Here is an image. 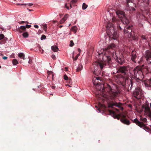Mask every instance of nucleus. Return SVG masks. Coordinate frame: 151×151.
I'll use <instances>...</instances> for the list:
<instances>
[{"label": "nucleus", "instance_id": "2", "mask_svg": "<svg viewBox=\"0 0 151 151\" xmlns=\"http://www.w3.org/2000/svg\"><path fill=\"white\" fill-rule=\"evenodd\" d=\"M116 45L114 43H111L108 45L107 47L103 49V53L102 54H104V56L102 58L103 60H106L108 63H109L111 60V58L110 56L108 55V54L112 53L113 57L117 60L119 63L122 64L123 62V60L120 58H118L116 56L115 53H114V51L116 47Z\"/></svg>", "mask_w": 151, "mask_h": 151}, {"label": "nucleus", "instance_id": "56", "mask_svg": "<svg viewBox=\"0 0 151 151\" xmlns=\"http://www.w3.org/2000/svg\"><path fill=\"white\" fill-rule=\"evenodd\" d=\"M36 91H39V90H36Z\"/></svg>", "mask_w": 151, "mask_h": 151}, {"label": "nucleus", "instance_id": "58", "mask_svg": "<svg viewBox=\"0 0 151 151\" xmlns=\"http://www.w3.org/2000/svg\"><path fill=\"white\" fill-rule=\"evenodd\" d=\"M29 62H30V61H29Z\"/></svg>", "mask_w": 151, "mask_h": 151}, {"label": "nucleus", "instance_id": "24", "mask_svg": "<svg viewBox=\"0 0 151 151\" xmlns=\"http://www.w3.org/2000/svg\"><path fill=\"white\" fill-rule=\"evenodd\" d=\"M12 63L13 65H16L17 64H18V62L17 60L16 59H14L12 60Z\"/></svg>", "mask_w": 151, "mask_h": 151}, {"label": "nucleus", "instance_id": "45", "mask_svg": "<svg viewBox=\"0 0 151 151\" xmlns=\"http://www.w3.org/2000/svg\"><path fill=\"white\" fill-rule=\"evenodd\" d=\"M28 4L29 6H31L33 5V4H32V3H29V4Z\"/></svg>", "mask_w": 151, "mask_h": 151}, {"label": "nucleus", "instance_id": "39", "mask_svg": "<svg viewBox=\"0 0 151 151\" xmlns=\"http://www.w3.org/2000/svg\"><path fill=\"white\" fill-rule=\"evenodd\" d=\"M51 57L54 60H55L56 59L55 56L54 55H51Z\"/></svg>", "mask_w": 151, "mask_h": 151}, {"label": "nucleus", "instance_id": "25", "mask_svg": "<svg viewBox=\"0 0 151 151\" xmlns=\"http://www.w3.org/2000/svg\"><path fill=\"white\" fill-rule=\"evenodd\" d=\"M149 82H150V83L149 84L147 83L146 82H145L144 83V84L145 85V86L146 87H148L149 86H151V79H150V80L149 81Z\"/></svg>", "mask_w": 151, "mask_h": 151}, {"label": "nucleus", "instance_id": "27", "mask_svg": "<svg viewBox=\"0 0 151 151\" xmlns=\"http://www.w3.org/2000/svg\"><path fill=\"white\" fill-rule=\"evenodd\" d=\"M88 6L85 3H83L82 5V9L83 10L86 9L87 7Z\"/></svg>", "mask_w": 151, "mask_h": 151}, {"label": "nucleus", "instance_id": "46", "mask_svg": "<svg viewBox=\"0 0 151 151\" xmlns=\"http://www.w3.org/2000/svg\"><path fill=\"white\" fill-rule=\"evenodd\" d=\"M78 52H79V53L81 52V50L79 48H78Z\"/></svg>", "mask_w": 151, "mask_h": 151}, {"label": "nucleus", "instance_id": "54", "mask_svg": "<svg viewBox=\"0 0 151 151\" xmlns=\"http://www.w3.org/2000/svg\"><path fill=\"white\" fill-rule=\"evenodd\" d=\"M80 55V54H79L78 55H77L78 56Z\"/></svg>", "mask_w": 151, "mask_h": 151}, {"label": "nucleus", "instance_id": "38", "mask_svg": "<svg viewBox=\"0 0 151 151\" xmlns=\"http://www.w3.org/2000/svg\"><path fill=\"white\" fill-rule=\"evenodd\" d=\"M141 37L143 40L146 39V37L145 36V35H142L141 36Z\"/></svg>", "mask_w": 151, "mask_h": 151}, {"label": "nucleus", "instance_id": "26", "mask_svg": "<svg viewBox=\"0 0 151 151\" xmlns=\"http://www.w3.org/2000/svg\"><path fill=\"white\" fill-rule=\"evenodd\" d=\"M28 34L27 32H25L23 33V36L24 38L27 37H28Z\"/></svg>", "mask_w": 151, "mask_h": 151}, {"label": "nucleus", "instance_id": "29", "mask_svg": "<svg viewBox=\"0 0 151 151\" xmlns=\"http://www.w3.org/2000/svg\"><path fill=\"white\" fill-rule=\"evenodd\" d=\"M140 120L143 121L144 122H146L147 121V119L146 118H142L141 117L140 119Z\"/></svg>", "mask_w": 151, "mask_h": 151}, {"label": "nucleus", "instance_id": "50", "mask_svg": "<svg viewBox=\"0 0 151 151\" xmlns=\"http://www.w3.org/2000/svg\"><path fill=\"white\" fill-rule=\"evenodd\" d=\"M40 86H37V88H39Z\"/></svg>", "mask_w": 151, "mask_h": 151}, {"label": "nucleus", "instance_id": "19", "mask_svg": "<svg viewBox=\"0 0 151 151\" xmlns=\"http://www.w3.org/2000/svg\"><path fill=\"white\" fill-rule=\"evenodd\" d=\"M18 57L21 59L24 60L25 59V55L24 53H19L18 54Z\"/></svg>", "mask_w": 151, "mask_h": 151}, {"label": "nucleus", "instance_id": "21", "mask_svg": "<svg viewBox=\"0 0 151 151\" xmlns=\"http://www.w3.org/2000/svg\"><path fill=\"white\" fill-rule=\"evenodd\" d=\"M78 28L76 26H73L72 27L71 30L72 31H73L74 33L75 34Z\"/></svg>", "mask_w": 151, "mask_h": 151}, {"label": "nucleus", "instance_id": "62", "mask_svg": "<svg viewBox=\"0 0 151 151\" xmlns=\"http://www.w3.org/2000/svg\"><path fill=\"white\" fill-rule=\"evenodd\" d=\"M115 109L116 110H117V109Z\"/></svg>", "mask_w": 151, "mask_h": 151}, {"label": "nucleus", "instance_id": "7", "mask_svg": "<svg viewBox=\"0 0 151 151\" xmlns=\"http://www.w3.org/2000/svg\"><path fill=\"white\" fill-rule=\"evenodd\" d=\"M142 107L144 110L145 115L151 119V109L148 104H145L143 105Z\"/></svg>", "mask_w": 151, "mask_h": 151}, {"label": "nucleus", "instance_id": "61", "mask_svg": "<svg viewBox=\"0 0 151 151\" xmlns=\"http://www.w3.org/2000/svg\"><path fill=\"white\" fill-rule=\"evenodd\" d=\"M95 107H96V108H97V106H95Z\"/></svg>", "mask_w": 151, "mask_h": 151}, {"label": "nucleus", "instance_id": "47", "mask_svg": "<svg viewBox=\"0 0 151 151\" xmlns=\"http://www.w3.org/2000/svg\"><path fill=\"white\" fill-rule=\"evenodd\" d=\"M63 25H60L59 26V27L60 28H61L62 27H63Z\"/></svg>", "mask_w": 151, "mask_h": 151}, {"label": "nucleus", "instance_id": "6", "mask_svg": "<svg viewBox=\"0 0 151 151\" xmlns=\"http://www.w3.org/2000/svg\"><path fill=\"white\" fill-rule=\"evenodd\" d=\"M118 17L120 19L121 21L123 24H127L129 23L128 19H127L124 12L121 11H117L116 12Z\"/></svg>", "mask_w": 151, "mask_h": 151}, {"label": "nucleus", "instance_id": "55", "mask_svg": "<svg viewBox=\"0 0 151 151\" xmlns=\"http://www.w3.org/2000/svg\"><path fill=\"white\" fill-rule=\"evenodd\" d=\"M71 24H70L69 25V26H70L71 25Z\"/></svg>", "mask_w": 151, "mask_h": 151}, {"label": "nucleus", "instance_id": "22", "mask_svg": "<svg viewBox=\"0 0 151 151\" xmlns=\"http://www.w3.org/2000/svg\"><path fill=\"white\" fill-rule=\"evenodd\" d=\"M83 68L82 65L81 64L78 65V67L76 69L77 71H81Z\"/></svg>", "mask_w": 151, "mask_h": 151}, {"label": "nucleus", "instance_id": "28", "mask_svg": "<svg viewBox=\"0 0 151 151\" xmlns=\"http://www.w3.org/2000/svg\"><path fill=\"white\" fill-rule=\"evenodd\" d=\"M149 1V0H138V1L139 3H141L143 2L147 3Z\"/></svg>", "mask_w": 151, "mask_h": 151}, {"label": "nucleus", "instance_id": "17", "mask_svg": "<svg viewBox=\"0 0 151 151\" xmlns=\"http://www.w3.org/2000/svg\"><path fill=\"white\" fill-rule=\"evenodd\" d=\"M109 111L110 114L111 116H113L114 118H116L118 120L119 119V117L115 114V113L114 111L110 110Z\"/></svg>", "mask_w": 151, "mask_h": 151}, {"label": "nucleus", "instance_id": "1", "mask_svg": "<svg viewBox=\"0 0 151 151\" xmlns=\"http://www.w3.org/2000/svg\"><path fill=\"white\" fill-rule=\"evenodd\" d=\"M131 70H130L128 67L126 66L121 67L117 71V73L120 74L117 75L118 78H124L127 79L129 77L131 78L137 77V78L142 79L144 78L143 74L141 67H137L134 69L133 73L131 72Z\"/></svg>", "mask_w": 151, "mask_h": 151}, {"label": "nucleus", "instance_id": "18", "mask_svg": "<svg viewBox=\"0 0 151 151\" xmlns=\"http://www.w3.org/2000/svg\"><path fill=\"white\" fill-rule=\"evenodd\" d=\"M99 77H96L93 78V82L94 85H98V81L99 80Z\"/></svg>", "mask_w": 151, "mask_h": 151}, {"label": "nucleus", "instance_id": "30", "mask_svg": "<svg viewBox=\"0 0 151 151\" xmlns=\"http://www.w3.org/2000/svg\"><path fill=\"white\" fill-rule=\"evenodd\" d=\"M74 52H73V53H72V55H73V59L74 60H76L78 58V56H77V55H76V56L74 58Z\"/></svg>", "mask_w": 151, "mask_h": 151}, {"label": "nucleus", "instance_id": "31", "mask_svg": "<svg viewBox=\"0 0 151 151\" xmlns=\"http://www.w3.org/2000/svg\"><path fill=\"white\" fill-rule=\"evenodd\" d=\"M120 116L122 118H124L126 116V115L122 113L120 114Z\"/></svg>", "mask_w": 151, "mask_h": 151}, {"label": "nucleus", "instance_id": "34", "mask_svg": "<svg viewBox=\"0 0 151 151\" xmlns=\"http://www.w3.org/2000/svg\"><path fill=\"white\" fill-rule=\"evenodd\" d=\"M127 5L129 6V5L128 3L130 2L133 3V0H127Z\"/></svg>", "mask_w": 151, "mask_h": 151}, {"label": "nucleus", "instance_id": "5", "mask_svg": "<svg viewBox=\"0 0 151 151\" xmlns=\"http://www.w3.org/2000/svg\"><path fill=\"white\" fill-rule=\"evenodd\" d=\"M94 69L92 70L93 73L96 75H97L99 73V71H98V68L99 67L101 70H102L105 67L106 64L103 62H95L93 65Z\"/></svg>", "mask_w": 151, "mask_h": 151}, {"label": "nucleus", "instance_id": "12", "mask_svg": "<svg viewBox=\"0 0 151 151\" xmlns=\"http://www.w3.org/2000/svg\"><path fill=\"white\" fill-rule=\"evenodd\" d=\"M114 106L117 107L121 108L122 110L123 109V108L121 106V105L117 103H111L109 105L108 107L113 108Z\"/></svg>", "mask_w": 151, "mask_h": 151}, {"label": "nucleus", "instance_id": "16", "mask_svg": "<svg viewBox=\"0 0 151 151\" xmlns=\"http://www.w3.org/2000/svg\"><path fill=\"white\" fill-rule=\"evenodd\" d=\"M68 17V15L67 14H65L64 17L61 19L60 22L59 23L60 24H62L67 19Z\"/></svg>", "mask_w": 151, "mask_h": 151}, {"label": "nucleus", "instance_id": "57", "mask_svg": "<svg viewBox=\"0 0 151 151\" xmlns=\"http://www.w3.org/2000/svg\"><path fill=\"white\" fill-rule=\"evenodd\" d=\"M1 66H0V68H1Z\"/></svg>", "mask_w": 151, "mask_h": 151}, {"label": "nucleus", "instance_id": "4", "mask_svg": "<svg viewBox=\"0 0 151 151\" xmlns=\"http://www.w3.org/2000/svg\"><path fill=\"white\" fill-rule=\"evenodd\" d=\"M106 28V32L109 38L114 40H117L118 35L113 25L111 23H109L107 24Z\"/></svg>", "mask_w": 151, "mask_h": 151}, {"label": "nucleus", "instance_id": "51", "mask_svg": "<svg viewBox=\"0 0 151 151\" xmlns=\"http://www.w3.org/2000/svg\"><path fill=\"white\" fill-rule=\"evenodd\" d=\"M131 81V87H132V81Z\"/></svg>", "mask_w": 151, "mask_h": 151}, {"label": "nucleus", "instance_id": "53", "mask_svg": "<svg viewBox=\"0 0 151 151\" xmlns=\"http://www.w3.org/2000/svg\"><path fill=\"white\" fill-rule=\"evenodd\" d=\"M119 28H120V29H122V28H121V27H120V26H119Z\"/></svg>", "mask_w": 151, "mask_h": 151}, {"label": "nucleus", "instance_id": "49", "mask_svg": "<svg viewBox=\"0 0 151 151\" xmlns=\"http://www.w3.org/2000/svg\"><path fill=\"white\" fill-rule=\"evenodd\" d=\"M4 43L2 42H0V44H3Z\"/></svg>", "mask_w": 151, "mask_h": 151}, {"label": "nucleus", "instance_id": "35", "mask_svg": "<svg viewBox=\"0 0 151 151\" xmlns=\"http://www.w3.org/2000/svg\"><path fill=\"white\" fill-rule=\"evenodd\" d=\"M74 45V43L72 40H71L70 41V47H72Z\"/></svg>", "mask_w": 151, "mask_h": 151}, {"label": "nucleus", "instance_id": "48", "mask_svg": "<svg viewBox=\"0 0 151 151\" xmlns=\"http://www.w3.org/2000/svg\"><path fill=\"white\" fill-rule=\"evenodd\" d=\"M55 87V86H52V89H54Z\"/></svg>", "mask_w": 151, "mask_h": 151}, {"label": "nucleus", "instance_id": "10", "mask_svg": "<svg viewBox=\"0 0 151 151\" xmlns=\"http://www.w3.org/2000/svg\"><path fill=\"white\" fill-rule=\"evenodd\" d=\"M139 58L137 57L136 55L135 52L133 51L132 53V56L131 57V60L135 63H139L141 61L138 59Z\"/></svg>", "mask_w": 151, "mask_h": 151}, {"label": "nucleus", "instance_id": "32", "mask_svg": "<svg viewBox=\"0 0 151 151\" xmlns=\"http://www.w3.org/2000/svg\"><path fill=\"white\" fill-rule=\"evenodd\" d=\"M46 36L44 35H42L40 39L41 40H45L46 39Z\"/></svg>", "mask_w": 151, "mask_h": 151}, {"label": "nucleus", "instance_id": "20", "mask_svg": "<svg viewBox=\"0 0 151 151\" xmlns=\"http://www.w3.org/2000/svg\"><path fill=\"white\" fill-rule=\"evenodd\" d=\"M51 49L52 51L54 52H56L58 51V48L57 46L54 45L51 47Z\"/></svg>", "mask_w": 151, "mask_h": 151}, {"label": "nucleus", "instance_id": "8", "mask_svg": "<svg viewBox=\"0 0 151 151\" xmlns=\"http://www.w3.org/2000/svg\"><path fill=\"white\" fill-rule=\"evenodd\" d=\"M143 92L142 90L139 88H136L133 93V96L136 98L139 99H140L143 96Z\"/></svg>", "mask_w": 151, "mask_h": 151}, {"label": "nucleus", "instance_id": "44", "mask_svg": "<svg viewBox=\"0 0 151 151\" xmlns=\"http://www.w3.org/2000/svg\"><path fill=\"white\" fill-rule=\"evenodd\" d=\"M7 57L6 56H4L3 58L4 59V60H6L7 59Z\"/></svg>", "mask_w": 151, "mask_h": 151}, {"label": "nucleus", "instance_id": "40", "mask_svg": "<svg viewBox=\"0 0 151 151\" xmlns=\"http://www.w3.org/2000/svg\"><path fill=\"white\" fill-rule=\"evenodd\" d=\"M43 27L44 29L45 30H46L47 29V27L46 25L45 24V25H43Z\"/></svg>", "mask_w": 151, "mask_h": 151}, {"label": "nucleus", "instance_id": "15", "mask_svg": "<svg viewBox=\"0 0 151 151\" xmlns=\"http://www.w3.org/2000/svg\"><path fill=\"white\" fill-rule=\"evenodd\" d=\"M120 121L123 123L127 125H129L130 124V122L128 119L124 118H121L120 119Z\"/></svg>", "mask_w": 151, "mask_h": 151}, {"label": "nucleus", "instance_id": "3", "mask_svg": "<svg viewBox=\"0 0 151 151\" xmlns=\"http://www.w3.org/2000/svg\"><path fill=\"white\" fill-rule=\"evenodd\" d=\"M115 88L116 87L113 85L110 86L107 84L106 86L103 89L104 91L106 92V93H103L102 94L103 99L109 101L113 100L119 93V91L115 89Z\"/></svg>", "mask_w": 151, "mask_h": 151}, {"label": "nucleus", "instance_id": "42", "mask_svg": "<svg viewBox=\"0 0 151 151\" xmlns=\"http://www.w3.org/2000/svg\"><path fill=\"white\" fill-rule=\"evenodd\" d=\"M34 27L35 28H38V27H39V26L38 25H34Z\"/></svg>", "mask_w": 151, "mask_h": 151}, {"label": "nucleus", "instance_id": "36", "mask_svg": "<svg viewBox=\"0 0 151 151\" xmlns=\"http://www.w3.org/2000/svg\"><path fill=\"white\" fill-rule=\"evenodd\" d=\"M20 28L24 30L25 29L26 27L24 26H22L20 27Z\"/></svg>", "mask_w": 151, "mask_h": 151}, {"label": "nucleus", "instance_id": "23", "mask_svg": "<svg viewBox=\"0 0 151 151\" xmlns=\"http://www.w3.org/2000/svg\"><path fill=\"white\" fill-rule=\"evenodd\" d=\"M67 1H71L70 3V8L72 7L71 4H74L76 3L77 0H67Z\"/></svg>", "mask_w": 151, "mask_h": 151}, {"label": "nucleus", "instance_id": "43", "mask_svg": "<svg viewBox=\"0 0 151 151\" xmlns=\"http://www.w3.org/2000/svg\"><path fill=\"white\" fill-rule=\"evenodd\" d=\"M65 7L67 9H69V7L67 6V4H65Z\"/></svg>", "mask_w": 151, "mask_h": 151}, {"label": "nucleus", "instance_id": "9", "mask_svg": "<svg viewBox=\"0 0 151 151\" xmlns=\"http://www.w3.org/2000/svg\"><path fill=\"white\" fill-rule=\"evenodd\" d=\"M124 34L125 36L128 37H130L132 36V34L131 33L132 32V29H131V27L129 26L126 28V29L125 28L124 31Z\"/></svg>", "mask_w": 151, "mask_h": 151}, {"label": "nucleus", "instance_id": "14", "mask_svg": "<svg viewBox=\"0 0 151 151\" xmlns=\"http://www.w3.org/2000/svg\"><path fill=\"white\" fill-rule=\"evenodd\" d=\"M134 121L135 123L138 126L141 127H143L144 126V124L142 122H140L136 118L134 119Z\"/></svg>", "mask_w": 151, "mask_h": 151}, {"label": "nucleus", "instance_id": "52", "mask_svg": "<svg viewBox=\"0 0 151 151\" xmlns=\"http://www.w3.org/2000/svg\"><path fill=\"white\" fill-rule=\"evenodd\" d=\"M19 5H23L24 4H19Z\"/></svg>", "mask_w": 151, "mask_h": 151}, {"label": "nucleus", "instance_id": "33", "mask_svg": "<svg viewBox=\"0 0 151 151\" xmlns=\"http://www.w3.org/2000/svg\"><path fill=\"white\" fill-rule=\"evenodd\" d=\"M4 35L1 34L0 35V40H1L4 38Z\"/></svg>", "mask_w": 151, "mask_h": 151}, {"label": "nucleus", "instance_id": "37", "mask_svg": "<svg viewBox=\"0 0 151 151\" xmlns=\"http://www.w3.org/2000/svg\"><path fill=\"white\" fill-rule=\"evenodd\" d=\"M64 78L65 80H67L68 79V77L66 75H65L64 76Z\"/></svg>", "mask_w": 151, "mask_h": 151}, {"label": "nucleus", "instance_id": "13", "mask_svg": "<svg viewBox=\"0 0 151 151\" xmlns=\"http://www.w3.org/2000/svg\"><path fill=\"white\" fill-rule=\"evenodd\" d=\"M110 21L113 23L117 24H119V23L120 22L119 20L115 16H113L112 17Z\"/></svg>", "mask_w": 151, "mask_h": 151}, {"label": "nucleus", "instance_id": "41", "mask_svg": "<svg viewBox=\"0 0 151 151\" xmlns=\"http://www.w3.org/2000/svg\"><path fill=\"white\" fill-rule=\"evenodd\" d=\"M26 27L27 28H29L31 27V25H26Z\"/></svg>", "mask_w": 151, "mask_h": 151}, {"label": "nucleus", "instance_id": "59", "mask_svg": "<svg viewBox=\"0 0 151 151\" xmlns=\"http://www.w3.org/2000/svg\"><path fill=\"white\" fill-rule=\"evenodd\" d=\"M50 72V73H52V72H51H51Z\"/></svg>", "mask_w": 151, "mask_h": 151}, {"label": "nucleus", "instance_id": "11", "mask_svg": "<svg viewBox=\"0 0 151 151\" xmlns=\"http://www.w3.org/2000/svg\"><path fill=\"white\" fill-rule=\"evenodd\" d=\"M145 56L147 63L151 64V51L147 50L146 51Z\"/></svg>", "mask_w": 151, "mask_h": 151}, {"label": "nucleus", "instance_id": "60", "mask_svg": "<svg viewBox=\"0 0 151 151\" xmlns=\"http://www.w3.org/2000/svg\"><path fill=\"white\" fill-rule=\"evenodd\" d=\"M33 90H35L34 89H33Z\"/></svg>", "mask_w": 151, "mask_h": 151}]
</instances>
